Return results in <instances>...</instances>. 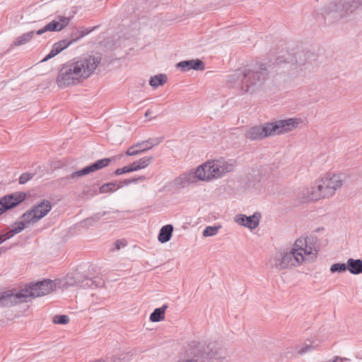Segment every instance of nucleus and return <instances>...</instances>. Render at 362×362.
<instances>
[{
	"label": "nucleus",
	"instance_id": "864d4df0",
	"mask_svg": "<svg viewBox=\"0 0 362 362\" xmlns=\"http://www.w3.org/2000/svg\"><path fill=\"white\" fill-rule=\"evenodd\" d=\"M334 359H335L336 362H344V361H349V359L347 358H342V357H339V356H335Z\"/></svg>",
	"mask_w": 362,
	"mask_h": 362
},
{
	"label": "nucleus",
	"instance_id": "7ed1b4c3",
	"mask_svg": "<svg viewBox=\"0 0 362 362\" xmlns=\"http://www.w3.org/2000/svg\"><path fill=\"white\" fill-rule=\"evenodd\" d=\"M345 177L344 174L328 173L325 177L317 180L310 190H308L307 199L317 201L333 196L335 191L342 186Z\"/></svg>",
	"mask_w": 362,
	"mask_h": 362
},
{
	"label": "nucleus",
	"instance_id": "a18cd8bd",
	"mask_svg": "<svg viewBox=\"0 0 362 362\" xmlns=\"http://www.w3.org/2000/svg\"><path fill=\"white\" fill-rule=\"evenodd\" d=\"M315 349V346L314 345H313L312 344H306L305 346H304L303 348H301L300 349H299L298 351V354L300 355H303L305 354V353L307 352H309V351H313Z\"/></svg>",
	"mask_w": 362,
	"mask_h": 362
},
{
	"label": "nucleus",
	"instance_id": "f257e3e1",
	"mask_svg": "<svg viewBox=\"0 0 362 362\" xmlns=\"http://www.w3.org/2000/svg\"><path fill=\"white\" fill-rule=\"evenodd\" d=\"M101 62L100 54L82 55L63 64L59 71L56 82L59 87L77 84L81 78H88Z\"/></svg>",
	"mask_w": 362,
	"mask_h": 362
},
{
	"label": "nucleus",
	"instance_id": "4be33fe9",
	"mask_svg": "<svg viewBox=\"0 0 362 362\" xmlns=\"http://www.w3.org/2000/svg\"><path fill=\"white\" fill-rule=\"evenodd\" d=\"M58 20H53L46 25L47 31L56 32L63 30L69 23V18L59 16Z\"/></svg>",
	"mask_w": 362,
	"mask_h": 362
},
{
	"label": "nucleus",
	"instance_id": "052dcab7",
	"mask_svg": "<svg viewBox=\"0 0 362 362\" xmlns=\"http://www.w3.org/2000/svg\"><path fill=\"white\" fill-rule=\"evenodd\" d=\"M148 147V144H144V146H141V148Z\"/></svg>",
	"mask_w": 362,
	"mask_h": 362
},
{
	"label": "nucleus",
	"instance_id": "f704fd0d",
	"mask_svg": "<svg viewBox=\"0 0 362 362\" xmlns=\"http://www.w3.org/2000/svg\"><path fill=\"white\" fill-rule=\"evenodd\" d=\"M106 359L107 362H129L131 360V356L120 354L118 356L113 355H107Z\"/></svg>",
	"mask_w": 362,
	"mask_h": 362
},
{
	"label": "nucleus",
	"instance_id": "a19ab883",
	"mask_svg": "<svg viewBox=\"0 0 362 362\" xmlns=\"http://www.w3.org/2000/svg\"><path fill=\"white\" fill-rule=\"evenodd\" d=\"M34 176H35V173H22L18 179L19 184H21V185L25 184L29 180H32Z\"/></svg>",
	"mask_w": 362,
	"mask_h": 362
},
{
	"label": "nucleus",
	"instance_id": "49530a36",
	"mask_svg": "<svg viewBox=\"0 0 362 362\" xmlns=\"http://www.w3.org/2000/svg\"><path fill=\"white\" fill-rule=\"evenodd\" d=\"M56 55H57V53L54 52L53 49H52L51 51L41 60V62H47L49 59L54 57Z\"/></svg>",
	"mask_w": 362,
	"mask_h": 362
},
{
	"label": "nucleus",
	"instance_id": "8fccbe9b",
	"mask_svg": "<svg viewBox=\"0 0 362 362\" xmlns=\"http://www.w3.org/2000/svg\"><path fill=\"white\" fill-rule=\"evenodd\" d=\"M1 235L2 236L3 238H6V240L8 239H10L13 236H14L15 234H13V230L11 229L3 234H1Z\"/></svg>",
	"mask_w": 362,
	"mask_h": 362
},
{
	"label": "nucleus",
	"instance_id": "a211bd4d",
	"mask_svg": "<svg viewBox=\"0 0 362 362\" xmlns=\"http://www.w3.org/2000/svg\"><path fill=\"white\" fill-rule=\"evenodd\" d=\"M197 177L195 170H190L188 173H183L175 179V185L180 187H185L191 184L197 182Z\"/></svg>",
	"mask_w": 362,
	"mask_h": 362
},
{
	"label": "nucleus",
	"instance_id": "a878e982",
	"mask_svg": "<svg viewBox=\"0 0 362 362\" xmlns=\"http://www.w3.org/2000/svg\"><path fill=\"white\" fill-rule=\"evenodd\" d=\"M168 308V304H164L161 307L154 309L150 315L149 320L153 322L162 321L165 319V313Z\"/></svg>",
	"mask_w": 362,
	"mask_h": 362
},
{
	"label": "nucleus",
	"instance_id": "72a5a7b5",
	"mask_svg": "<svg viewBox=\"0 0 362 362\" xmlns=\"http://www.w3.org/2000/svg\"><path fill=\"white\" fill-rule=\"evenodd\" d=\"M93 172H94V171H93V170L92 168L91 165L90 164V165L83 168L82 169H81L79 170H76V171L72 173L71 175H70V177L72 179H74L76 177H81V176H84V175H88L89 173H93Z\"/></svg>",
	"mask_w": 362,
	"mask_h": 362
},
{
	"label": "nucleus",
	"instance_id": "2f4dec72",
	"mask_svg": "<svg viewBox=\"0 0 362 362\" xmlns=\"http://www.w3.org/2000/svg\"><path fill=\"white\" fill-rule=\"evenodd\" d=\"M167 76L163 74H160L151 77L149 84L153 88L163 86L167 81Z\"/></svg>",
	"mask_w": 362,
	"mask_h": 362
},
{
	"label": "nucleus",
	"instance_id": "ea45409f",
	"mask_svg": "<svg viewBox=\"0 0 362 362\" xmlns=\"http://www.w3.org/2000/svg\"><path fill=\"white\" fill-rule=\"evenodd\" d=\"M119 211L117 210V209L114 211H100V212H98V213L94 214L93 216H91V218L97 223L100 220H101V218L103 216L109 215L111 213H119Z\"/></svg>",
	"mask_w": 362,
	"mask_h": 362
},
{
	"label": "nucleus",
	"instance_id": "cd10ccee",
	"mask_svg": "<svg viewBox=\"0 0 362 362\" xmlns=\"http://www.w3.org/2000/svg\"><path fill=\"white\" fill-rule=\"evenodd\" d=\"M153 160V156L144 157L139 160L130 163L132 168L134 171H137L147 167Z\"/></svg>",
	"mask_w": 362,
	"mask_h": 362
},
{
	"label": "nucleus",
	"instance_id": "393cba45",
	"mask_svg": "<svg viewBox=\"0 0 362 362\" xmlns=\"http://www.w3.org/2000/svg\"><path fill=\"white\" fill-rule=\"evenodd\" d=\"M349 272L354 275L362 274V261L360 259L349 258L347 260Z\"/></svg>",
	"mask_w": 362,
	"mask_h": 362
},
{
	"label": "nucleus",
	"instance_id": "1a4fd4ad",
	"mask_svg": "<svg viewBox=\"0 0 362 362\" xmlns=\"http://www.w3.org/2000/svg\"><path fill=\"white\" fill-rule=\"evenodd\" d=\"M25 198L26 194L23 192L11 193L0 198V216L18 206Z\"/></svg>",
	"mask_w": 362,
	"mask_h": 362
},
{
	"label": "nucleus",
	"instance_id": "bf43d9fd",
	"mask_svg": "<svg viewBox=\"0 0 362 362\" xmlns=\"http://www.w3.org/2000/svg\"><path fill=\"white\" fill-rule=\"evenodd\" d=\"M322 362H336L335 361V359H332V360H329V361H322Z\"/></svg>",
	"mask_w": 362,
	"mask_h": 362
},
{
	"label": "nucleus",
	"instance_id": "bb28decb",
	"mask_svg": "<svg viewBox=\"0 0 362 362\" xmlns=\"http://www.w3.org/2000/svg\"><path fill=\"white\" fill-rule=\"evenodd\" d=\"M37 217L38 216H36V213H35V209H33L32 206L30 209L26 211L21 215V218L28 227V226L33 225L38 221Z\"/></svg>",
	"mask_w": 362,
	"mask_h": 362
},
{
	"label": "nucleus",
	"instance_id": "c85d7f7f",
	"mask_svg": "<svg viewBox=\"0 0 362 362\" xmlns=\"http://www.w3.org/2000/svg\"><path fill=\"white\" fill-rule=\"evenodd\" d=\"M145 142H138L132 146H131L127 151H126V154L127 156H136L141 153H144L150 149V147H145L141 148V146H144Z\"/></svg>",
	"mask_w": 362,
	"mask_h": 362
},
{
	"label": "nucleus",
	"instance_id": "4d7b16f0",
	"mask_svg": "<svg viewBox=\"0 0 362 362\" xmlns=\"http://www.w3.org/2000/svg\"><path fill=\"white\" fill-rule=\"evenodd\" d=\"M151 115V111L150 110H146L144 116H145V117L148 118Z\"/></svg>",
	"mask_w": 362,
	"mask_h": 362
},
{
	"label": "nucleus",
	"instance_id": "58836bf2",
	"mask_svg": "<svg viewBox=\"0 0 362 362\" xmlns=\"http://www.w3.org/2000/svg\"><path fill=\"white\" fill-rule=\"evenodd\" d=\"M28 226L23 221H16L12 225L13 234H18L23 231Z\"/></svg>",
	"mask_w": 362,
	"mask_h": 362
},
{
	"label": "nucleus",
	"instance_id": "e433bc0d",
	"mask_svg": "<svg viewBox=\"0 0 362 362\" xmlns=\"http://www.w3.org/2000/svg\"><path fill=\"white\" fill-rule=\"evenodd\" d=\"M221 228V226H210L205 228V229L203 230V236L204 237H210L214 236L217 234L218 232V230Z\"/></svg>",
	"mask_w": 362,
	"mask_h": 362
},
{
	"label": "nucleus",
	"instance_id": "2eb2a0df",
	"mask_svg": "<svg viewBox=\"0 0 362 362\" xmlns=\"http://www.w3.org/2000/svg\"><path fill=\"white\" fill-rule=\"evenodd\" d=\"M176 68L183 72L189 70L203 71L205 69L204 63L199 59L181 61L176 64Z\"/></svg>",
	"mask_w": 362,
	"mask_h": 362
},
{
	"label": "nucleus",
	"instance_id": "4468645a",
	"mask_svg": "<svg viewBox=\"0 0 362 362\" xmlns=\"http://www.w3.org/2000/svg\"><path fill=\"white\" fill-rule=\"evenodd\" d=\"M261 214L259 212H255L253 215L249 216L239 214L235 216V221L243 226L255 229L258 226Z\"/></svg>",
	"mask_w": 362,
	"mask_h": 362
},
{
	"label": "nucleus",
	"instance_id": "f8f14e48",
	"mask_svg": "<svg viewBox=\"0 0 362 362\" xmlns=\"http://www.w3.org/2000/svg\"><path fill=\"white\" fill-rule=\"evenodd\" d=\"M274 136L282 134L297 127L298 120L295 118L280 119L271 122Z\"/></svg>",
	"mask_w": 362,
	"mask_h": 362
},
{
	"label": "nucleus",
	"instance_id": "c756f323",
	"mask_svg": "<svg viewBox=\"0 0 362 362\" xmlns=\"http://www.w3.org/2000/svg\"><path fill=\"white\" fill-rule=\"evenodd\" d=\"M112 160H116V157L105 158L103 159L97 160L94 163H90V165L93 171L95 172L108 166Z\"/></svg>",
	"mask_w": 362,
	"mask_h": 362
},
{
	"label": "nucleus",
	"instance_id": "b1692460",
	"mask_svg": "<svg viewBox=\"0 0 362 362\" xmlns=\"http://www.w3.org/2000/svg\"><path fill=\"white\" fill-rule=\"evenodd\" d=\"M173 232V226L170 224L165 225L163 226L159 231L158 235V240L161 243H165L168 242L171 237L172 233Z\"/></svg>",
	"mask_w": 362,
	"mask_h": 362
},
{
	"label": "nucleus",
	"instance_id": "37998d69",
	"mask_svg": "<svg viewBox=\"0 0 362 362\" xmlns=\"http://www.w3.org/2000/svg\"><path fill=\"white\" fill-rule=\"evenodd\" d=\"M133 172V168H132L131 165L124 166L122 168H117L114 171V175H121L124 173H132Z\"/></svg>",
	"mask_w": 362,
	"mask_h": 362
},
{
	"label": "nucleus",
	"instance_id": "c9c22d12",
	"mask_svg": "<svg viewBox=\"0 0 362 362\" xmlns=\"http://www.w3.org/2000/svg\"><path fill=\"white\" fill-rule=\"evenodd\" d=\"M348 270L347 263H335L331 266L330 272L332 273H343Z\"/></svg>",
	"mask_w": 362,
	"mask_h": 362
},
{
	"label": "nucleus",
	"instance_id": "5701e85b",
	"mask_svg": "<svg viewBox=\"0 0 362 362\" xmlns=\"http://www.w3.org/2000/svg\"><path fill=\"white\" fill-rule=\"evenodd\" d=\"M215 163V169H213L214 173H218L219 174V177L222 176L223 174L226 173H229L233 170L234 165L231 163H228L223 159L214 160Z\"/></svg>",
	"mask_w": 362,
	"mask_h": 362
},
{
	"label": "nucleus",
	"instance_id": "6e6d98bb",
	"mask_svg": "<svg viewBox=\"0 0 362 362\" xmlns=\"http://www.w3.org/2000/svg\"><path fill=\"white\" fill-rule=\"evenodd\" d=\"M306 238H311L309 243V245L308 246V248H309V246H311L313 248V246L316 248L315 245L314 243V238L313 237H306Z\"/></svg>",
	"mask_w": 362,
	"mask_h": 362
},
{
	"label": "nucleus",
	"instance_id": "ddd939ff",
	"mask_svg": "<svg viewBox=\"0 0 362 362\" xmlns=\"http://www.w3.org/2000/svg\"><path fill=\"white\" fill-rule=\"evenodd\" d=\"M303 260L304 257L302 252H298V250H291L290 252H286L282 257L280 267L288 269L298 265Z\"/></svg>",
	"mask_w": 362,
	"mask_h": 362
},
{
	"label": "nucleus",
	"instance_id": "6ab92c4d",
	"mask_svg": "<svg viewBox=\"0 0 362 362\" xmlns=\"http://www.w3.org/2000/svg\"><path fill=\"white\" fill-rule=\"evenodd\" d=\"M220 347L216 342H210L204 346V358L206 359H218L221 357L220 353Z\"/></svg>",
	"mask_w": 362,
	"mask_h": 362
},
{
	"label": "nucleus",
	"instance_id": "20e7f679",
	"mask_svg": "<svg viewBox=\"0 0 362 362\" xmlns=\"http://www.w3.org/2000/svg\"><path fill=\"white\" fill-rule=\"evenodd\" d=\"M65 284L68 286H80L83 288H96L105 284L104 280L98 276L88 277L81 274L78 269L69 272L66 279Z\"/></svg>",
	"mask_w": 362,
	"mask_h": 362
},
{
	"label": "nucleus",
	"instance_id": "f3484780",
	"mask_svg": "<svg viewBox=\"0 0 362 362\" xmlns=\"http://www.w3.org/2000/svg\"><path fill=\"white\" fill-rule=\"evenodd\" d=\"M311 238H298L296 240L293 248L291 250H298V252H304V254L306 255H310L313 253L316 255L317 253V250L313 246V248L311 246L308 248L309 245V243Z\"/></svg>",
	"mask_w": 362,
	"mask_h": 362
},
{
	"label": "nucleus",
	"instance_id": "c03bdc74",
	"mask_svg": "<svg viewBox=\"0 0 362 362\" xmlns=\"http://www.w3.org/2000/svg\"><path fill=\"white\" fill-rule=\"evenodd\" d=\"M162 141V138H150L146 141H144L145 144H149L148 147H150V149L156 146L159 144Z\"/></svg>",
	"mask_w": 362,
	"mask_h": 362
},
{
	"label": "nucleus",
	"instance_id": "412c9836",
	"mask_svg": "<svg viewBox=\"0 0 362 362\" xmlns=\"http://www.w3.org/2000/svg\"><path fill=\"white\" fill-rule=\"evenodd\" d=\"M36 213V216H38V221L45 217L52 209V205L49 200L42 199L40 203L33 206Z\"/></svg>",
	"mask_w": 362,
	"mask_h": 362
},
{
	"label": "nucleus",
	"instance_id": "39448f33",
	"mask_svg": "<svg viewBox=\"0 0 362 362\" xmlns=\"http://www.w3.org/2000/svg\"><path fill=\"white\" fill-rule=\"evenodd\" d=\"M358 9L362 10V0H340L330 6L328 15L339 21Z\"/></svg>",
	"mask_w": 362,
	"mask_h": 362
},
{
	"label": "nucleus",
	"instance_id": "de8ad7c7",
	"mask_svg": "<svg viewBox=\"0 0 362 362\" xmlns=\"http://www.w3.org/2000/svg\"><path fill=\"white\" fill-rule=\"evenodd\" d=\"M62 43L59 41L54 44L52 49L58 54L63 51L62 47H61Z\"/></svg>",
	"mask_w": 362,
	"mask_h": 362
},
{
	"label": "nucleus",
	"instance_id": "5fc2aeb1",
	"mask_svg": "<svg viewBox=\"0 0 362 362\" xmlns=\"http://www.w3.org/2000/svg\"><path fill=\"white\" fill-rule=\"evenodd\" d=\"M47 32V30L46 29V25L44 26L42 28L38 30L37 32H36V34L38 35H40L45 33Z\"/></svg>",
	"mask_w": 362,
	"mask_h": 362
},
{
	"label": "nucleus",
	"instance_id": "473e14b6",
	"mask_svg": "<svg viewBox=\"0 0 362 362\" xmlns=\"http://www.w3.org/2000/svg\"><path fill=\"white\" fill-rule=\"evenodd\" d=\"M35 32L33 30L29 31L28 33H23L21 36L16 38L14 42L15 46H21L25 45L28 42H29L34 36Z\"/></svg>",
	"mask_w": 362,
	"mask_h": 362
},
{
	"label": "nucleus",
	"instance_id": "09e8293b",
	"mask_svg": "<svg viewBox=\"0 0 362 362\" xmlns=\"http://www.w3.org/2000/svg\"><path fill=\"white\" fill-rule=\"evenodd\" d=\"M146 180V176L141 175L136 177H132L130 179L131 184L132 183H137L139 181H144Z\"/></svg>",
	"mask_w": 362,
	"mask_h": 362
},
{
	"label": "nucleus",
	"instance_id": "f03ea898",
	"mask_svg": "<svg viewBox=\"0 0 362 362\" xmlns=\"http://www.w3.org/2000/svg\"><path fill=\"white\" fill-rule=\"evenodd\" d=\"M271 65L256 62L238 69L227 77V82L237 86L243 93H253L265 82Z\"/></svg>",
	"mask_w": 362,
	"mask_h": 362
},
{
	"label": "nucleus",
	"instance_id": "dca6fc26",
	"mask_svg": "<svg viewBox=\"0 0 362 362\" xmlns=\"http://www.w3.org/2000/svg\"><path fill=\"white\" fill-rule=\"evenodd\" d=\"M95 27L93 28H87L84 29L83 30H76L74 31L70 36V40H60L59 42L62 43L61 47H62V49H65L67 48L70 45L73 44L75 42H77L84 36L88 35L90 33H91Z\"/></svg>",
	"mask_w": 362,
	"mask_h": 362
},
{
	"label": "nucleus",
	"instance_id": "aec40b11",
	"mask_svg": "<svg viewBox=\"0 0 362 362\" xmlns=\"http://www.w3.org/2000/svg\"><path fill=\"white\" fill-rule=\"evenodd\" d=\"M204 345L197 341H192L187 344L186 351L189 356L204 358Z\"/></svg>",
	"mask_w": 362,
	"mask_h": 362
},
{
	"label": "nucleus",
	"instance_id": "13d9d810",
	"mask_svg": "<svg viewBox=\"0 0 362 362\" xmlns=\"http://www.w3.org/2000/svg\"><path fill=\"white\" fill-rule=\"evenodd\" d=\"M6 240V238H3L0 235V245Z\"/></svg>",
	"mask_w": 362,
	"mask_h": 362
},
{
	"label": "nucleus",
	"instance_id": "9b49d317",
	"mask_svg": "<svg viewBox=\"0 0 362 362\" xmlns=\"http://www.w3.org/2000/svg\"><path fill=\"white\" fill-rule=\"evenodd\" d=\"M213 169L216 170L214 160L211 161L208 160L202 164L195 170L197 179L202 181H209L219 177V174L214 173V170Z\"/></svg>",
	"mask_w": 362,
	"mask_h": 362
},
{
	"label": "nucleus",
	"instance_id": "0eeeda50",
	"mask_svg": "<svg viewBox=\"0 0 362 362\" xmlns=\"http://www.w3.org/2000/svg\"><path fill=\"white\" fill-rule=\"evenodd\" d=\"M313 55L310 51L301 50L295 53L285 52L276 57V62L274 65H279L283 63H288L292 64H298L302 66L308 63L310 57Z\"/></svg>",
	"mask_w": 362,
	"mask_h": 362
},
{
	"label": "nucleus",
	"instance_id": "6e6552de",
	"mask_svg": "<svg viewBox=\"0 0 362 362\" xmlns=\"http://www.w3.org/2000/svg\"><path fill=\"white\" fill-rule=\"evenodd\" d=\"M271 122L255 125L249 128L245 133V136L250 141H260L267 137L274 136Z\"/></svg>",
	"mask_w": 362,
	"mask_h": 362
},
{
	"label": "nucleus",
	"instance_id": "423d86ee",
	"mask_svg": "<svg viewBox=\"0 0 362 362\" xmlns=\"http://www.w3.org/2000/svg\"><path fill=\"white\" fill-rule=\"evenodd\" d=\"M30 288L28 284L25 288L16 291L15 288L6 291H0V305L11 307L20 303L28 302L30 296Z\"/></svg>",
	"mask_w": 362,
	"mask_h": 362
},
{
	"label": "nucleus",
	"instance_id": "79ce46f5",
	"mask_svg": "<svg viewBox=\"0 0 362 362\" xmlns=\"http://www.w3.org/2000/svg\"><path fill=\"white\" fill-rule=\"evenodd\" d=\"M80 225L86 228L95 226L96 223L93 220L91 216L88 217L80 222Z\"/></svg>",
	"mask_w": 362,
	"mask_h": 362
},
{
	"label": "nucleus",
	"instance_id": "603ef678",
	"mask_svg": "<svg viewBox=\"0 0 362 362\" xmlns=\"http://www.w3.org/2000/svg\"><path fill=\"white\" fill-rule=\"evenodd\" d=\"M130 184H131L130 179H124L122 181H120L118 185H121L123 187L124 185L127 186V185H129Z\"/></svg>",
	"mask_w": 362,
	"mask_h": 362
},
{
	"label": "nucleus",
	"instance_id": "7c9ffc66",
	"mask_svg": "<svg viewBox=\"0 0 362 362\" xmlns=\"http://www.w3.org/2000/svg\"><path fill=\"white\" fill-rule=\"evenodd\" d=\"M121 187H122V185H117L115 182H110L102 185L99 188V191L101 194L114 192Z\"/></svg>",
	"mask_w": 362,
	"mask_h": 362
},
{
	"label": "nucleus",
	"instance_id": "4c0bfd02",
	"mask_svg": "<svg viewBox=\"0 0 362 362\" xmlns=\"http://www.w3.org/2000/svg\"><path fill=\"white\" fill-rule=\"evenodd\" d=\"M69 320V317L66 315H56L52 320L53 322L57 325H66Z\"/></svg>",
	"mask_w": 362,
	"mask_h": 362
},
{
	"label": "nucleus",
	"instance_id": "9d476101",
	"mask_svg": "<svg viewBox=\"0 0 362 362\" xmlns=\"http://www.w3.org/2000/svg\"><path fill=\"white\" fill-rule=\"evenodd\" d=\"M55 284L53 281L45 279L42 281L28 284L30 296L31 298H37L49 294L54 291Z\"/></svg>",
	"mask_w": 362,
	"mask_h": 362
},
{
	"label": "nucleus",
	"instance_id": "3c124183",
	"mask_svg": "<svg viewBox=\"0 0 362 362\" xmlns=\"http://www.w3.org/2000/svg\"><path fill=\"white\" fill-rule=\"evenodd\" d=\"M125 241L124 240H117L116 243H115V247L117 250H119L120 249V247L121 245L122 246H124L126 245V243H124Z\"/></svg>",
	"mask_w": 362,
	"mask_h": 362
}]
</instances>
